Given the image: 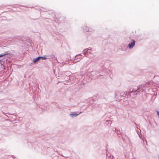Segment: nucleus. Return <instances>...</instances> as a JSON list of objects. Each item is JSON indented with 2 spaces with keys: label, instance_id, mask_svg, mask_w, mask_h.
<instances>
[{
  "label": "nucleus",
  "instance_id": "nucleus-4",
  "mask_svg": "<svg viewBox=\"0 0 159 159\" xmlns=\"http://www.w3.org/2000/svg\"><path fill=\"white\" fill-rule=\"evenodd\" d=\"M73 115L74 116H77L78 115L76 114V113H74V114H70V115Z\"/></svg>",
  "mask_w": 159,
  "mask_h": 159
},
{
  "label": "nucleus",
  "instance_id": "nucleus-3",
  "mask_svg": "<svg viewBox=\"0 0 159 159\" xmlns=\"http://www.w3.org/2000/svg\"><path fill=\"white\" fill-rule=\"evenodd\" d=\"M7 53H5V54H0V57H2L6 55H7Z\"/></svg>",
  "mask_w": 159,
  "mask_h": 159
},
{
  "label": "nucleus",
  "instance_id": "nucleus-6",
  "mask_svg": "<svg viewBox=\"0 0 159 159\" xmlns=\"http://www.w3.org/2000/svg\"><path fill=\"white\" fill-rule=\"evenodd\" d=\"M157 113L158 115H159V112L158 111H157Z\"/></svg>",
  "mask_w": 159,
  "mask_h": 159
},
{
  "label": "nucleus",
  "instance_id": "nucleus-2",
  "mask_svg": "<svg viewBox=\"0 0 159 159\" xmlns=\"http://www.w3.org/2000/svg\"><path fill=\"white\" fill-rule=\"evenodd\" d=\"M42 57H38L37 58L35 59H34V63L38 61H39L40 58H41Z\"/></svg>",
  "mask_w": 159,
  "mask_h": 159
},
{
  "label": "nucleus",
  "instance_id": "nucleus-1",
  "mask_svg": "<svg viewBox=\"0 0 159 159\" xmlns=\"http://www.w3.org/2000/svg\"><path fill=\"white\" fill-rule=\"evenodd\" d=\"M135 44V41L134 40L132 39L131 40V42L129 43L128 47L129 48H133Z\"/></svg>",
  "mask_w": 159,
  "mask_h": 159
},
{
  "label": "nucleus",
  "instance_id": "nucleus-7",
  "mask_svg": "<svg viewBox=\"0 0 159 159\" xmlns=\"http://www.w3.org/2000/svg\"><path fill=\"white\" fill-rule=\"evenodd\" d=\"M136 90H134V91H132L133 92H136Z\"/></svg>",
  "mask_w": 159,
  "mask_h": 159
},
{
  "label": "nucleus",
  "instance_id": "nucleus-8",
  "mask_svg": "<svg viewBox=\"0 0 159 159\" xmlns=\"http://www.w3.org/2000/svg\"><path fill=\"white\" fill-rule=\"evenodd\" d=\"M146 143L147 144V142H146Z\"/></svg>",
  "mask_w": 159,
  "mask_h": 159
},
{
  "label": "nucleus",
  "instance_id": "nucleus-5",
  "mask_svg": "<svg viewBox=\"0 0 159 159\" xmlns=\"http://www.w3.org/2000/svg\"><path fill=\"white\" fill-rule=\"evenodd\" d=\"M41 58H42L43 59H47V58L44 57H42Z\"/></svg>",
  "mask_w": 159,
  "mask_h": 159
}]
</instances>
